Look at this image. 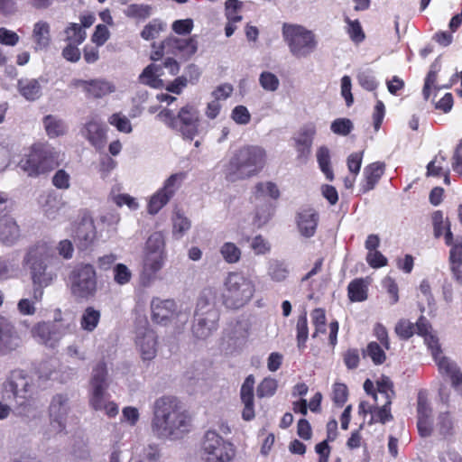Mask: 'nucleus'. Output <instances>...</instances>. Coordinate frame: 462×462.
<instances>
[{"instance_id":"69168bd1","label":"nucleus","mask_w":462,"mask_h":462,"mask_svg":"<svg viewBox=\"0 0 462 462\" xmlns=\"http://www.w3.org/2000/svg\"><path fill=\"white\" fill-rule=\"evenodd\" d=\"M242 4L237 0H227L226 2V16L231 23H238L242 20V16L238 14V10Z\"/></svg>"},{"instance_id":"e2e57ef3","label":"nucleus","mask_w":462,"mask_h":462,"mask_svg":"<svg viewBox=\"0 0 462 462\" xmlns=\"http://www.w3.org/2000/svg\"><path fill=\"white\" fill-rule=\"evenodd\" d=\"M331 131L338 135L346 136L353 129V123L347 118H337L331 123Z\"/></svg>"},{"instance_id":"4be33fe9","label":"nucleus","mask_w":462,"mask_h":462,"mask_svg":"<svg viewBox=\"0 0 462 462\" xmlns=\"http://www.w3.org/2000/svg\"><path fill=\"white\" fill-rule=\"evenodd\" d=\"M316 131V125L313 123H308L300 129L298 135L294 137L299 158L307 159L310 155Z\"/></svg>"},{"instance_id":"2f4dec72","label":"nucleus","mask_w":462,"mask_h":462,"mask_svg":"<svg viewBox=\"0 0 462 462\" xmlns=\"http://www.w3.org/2000/svg\"><path fill=\"white\" fill-rule=\"evenodd\" d=\"M42 123L47 135L51 138L63 135L68 131L65 122L56 116L48 115L44 116Z\"/></svg>"},{"instance_id":"09e8293b","label":"nucleus","mask_w":462,"mask_h":462,"mask_svg":"<svg viewBox=\"0 0 462 462\" xmlns=\"http://www.w3.org/2000/svg\"><path fill=\"white\" fill-rule=\"evenodd\" d=\"M166 29V23L160 19H152L141 32V37L145 41L157 38L161 32Z\"/></svg>"},{"instance_id":"bf43d9fd","label":"nucleus","mask_w":462,"mask_h":462,"mask_svg":"<svg viewBox=\"0 0 462 462\" xmlns=\"http://www.w3.org/2000/svg\"><path fill=\"white\" fill-rule=\"evenodd\" d=\"M108 123L122 133L129 134L133 130L130 120L121 113L113 114L108 118Z\"/></svg>"},{"instance_id":"72a5a7b5","label":"nucleus","mask_w":462,"mask_h":462,"mask_svg":"<svg viewBox=\"0 0 462 462\" xmlns=\"http://www.w3.org/2000/svg\"><path fill=\"white\" fill-rule=\"evenodd\" d=\"M435 430L443 438H448L454 434L455 431V420L449 411L439 412Z\"/></svg>"},{"instance_id":"f8f14e48","label":"nucleus","mask_w":462,"mask_h":462,"mask_svg":"<svg viewBox=\"0 0 462 462\" xmlns=\"http://www.w3.org/2000/svg\"><path fill=\"white\" fill-rule=\"evenodd\" d=\"M5 392H11L15 402L23 406L39 388L25 371L14 369L9 373L3 383Z\"/></svg>"},{"instance_id":"a211bd4d","label":"nucleus","mask_w":462,"mask_h":462,"mask_svg":"<svg viewBox=\"0 0 462 462\" xmlns=\"http://www.w3.org/2000/svg\"><path fill=\"white\" fill-rule=\"evenodd\" d=\"M166 253H144L143 268L141 275V282L143 286H149L155 274L163 267Z\"/></svg>"},{"instance_id":"864d4df0","label":"nucleus","mask_w":462,"mask_h":462,"mask_svg":"<svg viewBox=\"0 0 462 462\" xmlns=\"http://www.w3.org/2000/svg\"><path fill=\"white\" fill-rule=\"evenodd\" d=\"M377 394L383 400H387V403H392L394 396L393 382L386 376L381 377L377 381Z\"/></svg>"},{"instance_id":"9b49d317","label":"nucleus","mask_w":462,"mask_h":462,"mask_svg":"<svg viewBox=\"0 0 462 462\" xmlns=\"http://www.w3.org/2000/svg\"><path fill=\"white\" fill-rule=\"evenodd\" d=\"M57 157L52 148L33 145L25 158L18 164L20 169L30 177H36L51 171L56 165Z\"/></svg>"},{"instance_id":"f704fd0d","label":"nucleus","mask_w":462,"mask_h":462,"mask_svg":"<svg viewBox=\"0 0 462 462\" xmlns=\"http://www.w3.org/2000/svg\"><path fill=\"white\" fill-rule=\"evenodd\" d=\"M154 7L146 4H131L124 9V14L131 19L146 20L153 14Z\"/></svg>"},{"instance_id":"3c124183","label":"nucleus","mask_w":462,"mask_h":462,"mask_svg":"<svg viewBox=\"0 0 462 462\" xmlns=\"http://www.w3.org/2000/svg\"><path fill=\"white\" fill-rule=\"evenodd\" d=\"M171 198L167 195L161 189H158L151 198L148 203V212L151 215L157 214L171 199Z\"/></svg>"},{"instance_id":"c9c22d12","label":"nucleus","mask_w":462,"mask_h":462,"mask_svg":"<svg viewBox=\"0 0 462 462\" xmlns=\"http://www.w3.org/2000/svg\"><path fill=\"white\" fill-rule=\"evenodd\" d=\"M290 270L286 263L279 260H271L268 263L267 274L274 282H283L289 275Z\"/></svg>"},{"instance_id":"bb28decb","label":"nucleus","mask_w":462,"mask_h":462,"mask_svg":"<svg viewBox=\"0 0 462 462\" xmlns=\"http://www.w3.org/2000/svg\"><path fill=\"white\" fill-rule=\"evenodd\" d=\"M32 38L36 51H46L51 44V25L48 22L40 20L33 24Z\"/></svg>"},{"instance_id":"7ed1b4c3","label":"nucleus","mask_w":462,"mask_h":462,"mask_svg":"<svg viewBox=\"0 0 462 462\" xmlns=\"http://www.w3.org/2000/svg\"><path fill=\"white\" fill-rule=\"evenodd\" d=\"M266 151L259 145H244L235 151L225 167L228 181H237L257 176L265 167Z\"/></svg>"},{"instance_id":"f257e3e1","label":"nucleus","mask_w":462,"mask_h":462,"mask_svg":"<svg viewBox=\"0 0 462 462\" xmlns=\"http://www.w3.org/2000/svg\"><path fill=\"white\" fill-rule=\"evenodd\" d=\"M190 429L191 417L177 397L164 395L155 400L152 430L158 438L179 439Z\"/></svg>"},{"instance_id":"6e6552de","label":"nucleus","mask_w":462,"mask_h":462,"mask_svg":"<svg viewBox=\"0 0 462 462\" xmlns=\"http://www.w3.org/2000/svg\"><path fill=\"white\" fill-rule=\"evenodd\" d=\"M69 282L71 294L78 300H88L97 295V272L90 263L77 264L69 274Z\"/></svg>"},{"instance_id":"79ce46f5","label":"nucleus","mask_w":462,"mask_h":462,"mask_svg":"<svg viewBox=\"0 0 462 462\" xmlns=\"http://www.w3.org/2000/svg\"><path fill=\"white\" fill-rule=\"evenodd\" d=\"M33 338L46 346L53 348L51 323L42 322L37 324L32 330Z\"/></svg>"},{"instance_id":"e433bc0d","label":"nucleus","mask_w":462,"mask_h":462,"mask_svg":"<svg viewBox=\"0 0 462 462\" xmlns=\"http://www.w3.org/2000/svg\"><path fill=\"white\" fill-rule=\"evenodd\" d=\"M101 313L99 310H95L93 307H88L81 318L80 327L87 332H92L97 327L100 320Z\"/></svg>"},{"instance_id":"ddd939ff","label":"nucleus","mask_w":462,"mask_h":462,"mask_svg":"<svg viewBox=\"0 0 462 462\" xmlns=\"http://www.w3.org/2000/svg\"><path fill=\"white\" fill-rule=\"evenodd\" d=\"M208 123L199 117V110L193 106L187 105L178 113V131L186 140H193L196 136L207 134Z\"/></svg>"},{"instance_id":"49530a36","label":"nucleus","mask_w":462,"mask_h":462,"mask_svg":"<svg viewBox=\"0 0 462 462\" xmlns=\"http://www.w3.org/2000/svg\"><path fill=\"white\" fill-rule=\"evenodd\" d=\"M65 41L69 43L80 45L87 37L86 31L79 23H69L64 31Z\"/></svg>"},{"instance_id":"2eb2a0df","label":"nucleus","mask_w":462,"mask_h":462,"mask_svg":"<svg viewBox=\"0 0 462 462\" xmlns=\"http://www.w3.org/2000/svg\"><path fill=\"white\" fill-rule=\"evenodd\" d=\"M157 336L149 327H141L136 330L135 346L143 361L152 360L157 354Z\"/></svg>"},{"instance_id":"13d9d810","label":"nucleus","mask_w":462,"mask_h":462,"mask_svg":"<svg viewBox=\"0 0 462 462\" xmlns=\"http://www.w3.org/2000/svg\"><path fill=\"white\" fill-rule=\"evenodd\" d=\"M357 80L360 86L368 91H374L378 87V82L373 71L370 69L359 71L357 74Z\"/></svg>"},{"instance_id":"412c9836","label":"nucleus","mask_w":462,"mask_h":462,"mask_svg":"<svg viewBox=\"0 0 462 462\" xmlns=\"http://www.w3.org/2000/svg\"><path fill=\"white\" fill-rule=\"evenodd\" d=\"M296 220L300 234L306 238H310L316 233L319 216L314 208H305L299 211Z\"/></svg>"},{"instance_id":"338daca9","label":"nucleus","mask_w":462,"mask_h":462,"mask_svg":"<svg viewBox=\"0 0 462 462\" xmlns=\"http://www.w3.org/2000/svg\"><path fill=\"white\" fill-rule=\"evenodd\" d=\"M395 332L401 338L408 339L415 333V326L407 319H401L396 324Z\"/></svg>"},{"instance_id":"aec40b11","label":"nucleus","mask_w":462,"mask_h":462,"mask_svg":"<svg viewBox=\"0 0 462 462\" xmlns=\"http://www.w3.org/2000/svg\"><path fill=\"white\" fill-rule=\"evenodd\" d=\"M106 128L97 116H91L85 124L83 135L97 150L102 149L106 143Z\"/></svg>"},{"instance_id":"cd10ccee","label":"nucleus","mask_w":462,"mask_h":462,"mask_svg":"<svg viewBox=\"0 0 462 462\" xmlns=\"http://www.w3.org/2000/svg\"><path fill=\"white\" fill-rule=\"evenodd\" d=\"M39 203L45 217L51 220L58 217L60 211L64 205L61 198L54 192L42 194L39 199Z\"/></svg>"},{"instance_id":"680f3d73","label":"nucleus","mask_w":462,"mask_h":462,"mask_svg":"<svg viewBox=\"0 0 462 462\" xmlns=\"http://www.w3.org/2000/svg\"><path fill=\"white\" fill-rule=\"evenodd\" d=\"M278 383L273 378H264L257 387V395L260 398L273 396L277 389Z\"/></svg>"},{"instance_id":"423d86ee","label":"nucleus","mask_w":462,"mask_h":462,"mask_svg":"<svg viewBox=\"0 0 462 462\" xmlns=\"http://www.w3.org/2000/svg\"><path fill=\"white\" fill-rule=\"evenodd\" d=\"M282 34L291 54L297 59L309 57L318 48L316 33L298 23L282 24Z\"/></svg>"},{"instance_id":"58836bf2","label":"nucleus","mask_w":462,"mask_h":462,"mask_svg":"<svg viewBox=\"0 0 462 462\" xmlns=\"http://www.w3.org/2000/svg\"><path fill=\"white\" fill-rule=\"evenodd\" d=\"M18 271L17 254L0 259V279L12 278L17 274Z\"/></svg>"},{"instance_id":"473e14b6","label":"nucleus","mask_w":462,"mask_h":462,"mask_svg":"<svg viewBox=\"0 0 462 462\" xmlns=\"http://www.w3.org/2000/svg\"><path fill=\"white\" fill-rule=\"evenodd\" d=\"M449 263L452 273L457 281L462 282V241L456 240L449 252Z\"/></svg>"},{"instance_id":"ea45409f","label":"nucleus","mask_w":462,"mask_h":462,"mask_svg":"<svg viewBox=\"0 0 462 462\" xmlns=\"http://www.w3.org/2000/svg\"><path fill=\"white\" fill-rule=\"evenodd\" d=\"M172 235L176 239L181 238L185 233L189 230L191 224L180 211L174 212L172 218Z\"/></svg>"},{"instance_id":"603ef678","label":"nucleus","mask_w":462,"mask_h":462,"mask_svg":"<svg viewBox=\"0 0 462 462\" xmlns=\"http://www.w3.org/2000/svg\"><path fill=\"white\" fill-rule=\"evenodd\" d=\"M166 253L165 252V240L164 236L161 232H155L152 234L145 245L144 253Z\"/></svg>"},{"instance_id":"9d476101","label":"nucleus","mask_w":462,"mask_h":462,"mask_svg":"<svg viewBox=\"0 0 462 462\" xmlns=\"http://www.w3.org/2000/svg\"><path fill=\"white\" fill-rule=\"evenodd\" d=\"M152 319L158 324L173 322L177 328H183L190 315L188 306H178L173 300L153 298L151 301Z\"/></svg>"},{"instance_id":"a18cd8bd","label":"nucleus","mask_w":462,"mask_h":462,"mask_svg":"<svg viewBox=\"0 0 462 462\" xmlns=\"http://www.w3.org/2000/svg\"><path fill=\"white\" fill-rule=\"evenodd\" d=\"M219 253L226 263L229 264L236 263L241 259V249L232 242L224 243L219 249Z\"/></svg>"},{"instance_id":"5fc2aeb1","label":"nucleus","mask_w":462,"mask_h":462,"mask_svg":"<svg viewBox=\"0 0 462 462\" xmlns=\"http://www.w3.org/2000/svg\"><path fill=\"white\" fill-rule=\"evenodd\" d=\"M259 84L265 91L274 92L280 87V80L275 74L263 71L259 76Z\"/></svg>"},{"instance_id":"052dcab7","label":"nucleus","mask_w":462,"mask_h":462,"mask_svg":"<svg viewBox=\"0 0 462 462\" xmlns=\"http://www.w3.org/2000/svg\"><path fill=\"white\" fill-rule=\"evenodd\" d=\"M164 44H168L169 47L177 49L179 51L189 50L190 52L194 53L197 50L194 42L191 39H179L176 37H169L164 40Z\"/></svg>"},{"instance_id":"a878e982","label":"nucleus","mask_w":462,"mask_h":462,"mask_svg":"<svg viewBox=\"0 0 462 462\" xmlns=\"http://www.w3.org/2000/svg\"><path fill=\"white\" fill-rule=\"evenodd\" d=\"M217 298V290L213 287H208L201 291L195 310L196 315H208L210 312H219L216 308V302Z\"/></svg>"},{"instance_id":"39448f33","label":"nucleus","mask_w":462,"mask_h":462,"mask_svg":"<svg viewBox=\"0 0 462 462\" xmlns=\"http://www.w3.org/2000/svg\"><path fill=\"white\" fill-rule=\"evenodd\" d=\"M223 301L226 308L237 310L253 299L256 286L250 276L241 272H230L224 280Z\"/></svg>"},{"instance_id":"c85d7f7f","label":"nucleus","mask_w":462,"mask_h":462,"mask_svg":"<svg viewBox=\"0 0 462 462\" xmlns=\"http://www.w3.org/2000/svg\"><path fill=\"white\" fill-rule=\"evenodd\" d=\"M20 237V228L11 218H5L0 225V240L5 245H14Z\"/></svg>"},{"instance_id":"6e6d98bb","label":"nucleus","mask_w":462,"mask_h":462,"mask_svg":"<svg viewBox=\"0 0 462 462\" xmlns=\"http://www.w3.org/2000/svg\"><path fill=\"white\" fill-rule=\"evenodd\" d=\"M114 281L118 285H125L131 282L132 272L124 263H116L113 268Z\"/></svg>"},{"instance_id":"20e7f679","label":"nucleus","mask_w":462,"mask_h":462,"mask_svg":"<svg viewBox=\"0 0 462 462\" xmlns=\"http://www.w3.org/2000/svg\"><path fill=\"white\" fill-rule=\"evenodd\" d=\"M108 372L105 362H98L91 372L88 389V402L95 411H104L109 417L118 413V406L108 401Z\"/></svg>"},{"instance_id":"6ab92c4d","label":"nucleus","mask_w":462,"mask_h":462,"mask_svg":"<svg viewBox=\"0 0 462 462\" xmlns=\"http://www.w3.org/2000/svg\"><path fill=\"white\" fill-rule=\"evenodd\" d=\"M20 344L21 338L14 326L8 319L0 316V353L13 351Z\"/></svg>"},{"instance_id":"774afa93","label":"nucleus","mask_w":462,"mask_h":462,"mask_svg":"<svg viewBox=\"0 0 462 462\" xmlns=\"http://www.w3.org/2000/svg\"><path fill=\"white\" fill-rule=\"evenodd\" d=\"M160 458V452L157 446L149 445L143 448L137 462H157Z\"/></svg>"},{"instance_id":"f03ea898","label":"nucleus","mask_w":462,"mask_h":462,"mask_svg":"<svg viewBox=\"0 0 462 462\" xmlns=\"http://www.w3.org/2000/svg\"><path fill=\"white\" fill-rule=\"evenodd\" d=\"M28 268L32 284L50 286L58 275L61 262L52 248L46 243H38L28 248L23 260Z\"/></svg>"},{"instance_id":"4c0bfd02","label":"nucleus","mask_w":462,"mask_h":462,"mask_svg":"<svg viewBox=\"0 0 462 462\" xmlns=\"http://www.w3.org/2000/svg\"><path fill=\"white\" fill-rule=\"evenodd\" d=\"M347 292L351 301H364L367 298V286L363 279H355L348 284Z\"/></svg>"},{"instance_id":"8fccbe9b","label":"nucleus","mask_w":462,"mask_h":462,"mask_svg":"<svg viewBox=\"0 0 462 462\" xmlns=\"http://www.w3.org/2000/svg\"><path fill=\"white\" fill-rule=\"evenodd\" d=\"M428 175L441 176L442 173H448V163L446 157L439 152L427 166Z\"/></svg>"},{"instance_id":"f3484780","label":"nucleus","mask_w":462,"mask_h":462,"mask_svg":"<svg viewBox=\"0 0 462 462\" xmlns=\"http://www.w3.org/2000/svg\"><path fill=\"white\" fill-rule=\"evenodd\" d=\"M219 312H210L208 315L194 314L192 334L197 339L205 340L209 337L218 328Z\"/></svg>"},{"instance_id":"4d7b16f0","label":"nucleus","mask_w":462,"mask_h":462,"mask_svg":"<svg viewBox=\"0 0 462 462\" xmlns=\"http://www.w3.org/2000/svg\"><path fill=\"white\" fill-rule=\"evenodd\" d=\"M296 329L298 347L303 349L306 347V341L309 337L308 321L305 314L299 317Z\"/></svg>"},{"instance_id":"dca6fc26","label":"nucleus","mask_w":462,"mask_h":462,"mask_svg":"<svg viewBox=\"0 0 462 462\" xmlns=\"http://www.w3.org/2000/svg\"><path fill=\"white\" fill-rule=\"evenodd\" d=\"M97 238V229L93 218L85 215L77 225L74 240L79 250L84 251L93 245Z\"/></svg>"},{"instance_id":"393cba45","label":"nucleus","mask_w":462,"mask_h":462,"mask_svg":"<svg viewBox=\"0 0 462 462\" xmlns=\"http://www.w3.org/2000/svg\"><path fill=\"white\" fill-rule=\"evenodd\" d=\"M439 369L449 377L451 387L462 396V370L457 364L449 358H441L439 361Z\"/></svg>"},{"instance_id":"1a4fd4ad","label":"nucleus","mask_w":462,"mask_h":462,"mask_svg":"<svg viewBox=\"0 0 462 462\" xmlns=\"http://www.w3.org/2000/svg\"><path fill=\"white\" fill-rule=\"evenodd\" d=\"M70 411L71 403L68 393H56L51 397L48 408L50 424L42 431L43 440L48 441L67 433V420Z\"/></svg>"},{"instance_id":"7c9ffc66","label":"nucleus","mask_w":462,"mask_h":462,"mask_svg":"<svg viewBox=\"0 0 462 462\" xmlns=\"http://www.w3.org/2000/svg\"><path fill=\"white\" fill-rule=\"evenodd\" d=\"M19 93L29 101L38 99L42 95V85L36 79H21L17 83Z\"/></svg>"},{"instance_id":"c756f323","label":"nucleus","mask_w":462,"mask_h":462,"mask_svg":"<svg viewBox=\"0 0 462 462\" xmlns=\"http://www.w3.org/2000/svg\"><path fill=\"white\" fill-rule=\"evenodd\" d=\"M162 75L164 72L161 64H150L141 73L139 79L143 84L159 88L163 86V82L160 79Z\"/></svg>"},{"instance_id":"b1692460","label":"nucleus","mask_w":462,"mask_h":462,"mask_svg":"<svg viewBox=\"0 0 462 462\" xmlns=\"http://www.w3.org/2000/svg\"><path fill=\"white\" fill-rule=\"evenodd\" d=\"M385 164L375 162L365 167L363 175L364 180L360 184V192L367 193L374 189L381 177L383 175Z\"/></svg>"},{"instance_id":"de8ad7c7","label":"nucleus","mask_w":462,"mask_h":462,"mask_svg":"<svg viewBox=\"0 0 462 462\" xmlns=\"http://www.w3.org/2000/svg\"><path fill=\"white\" fill-rule=\"evenodd\" d=\"M186 177V172L173 173L164 180L163 186L161 189L172 198L185 180Z\"/></svg>"},{"instance_id":"37998d69","label":"nucleus","mask_w":462,"mask_h":462,"mask_svg":"<svg viewBox=\"0 0 462 462\" xmlns=\"http://www.w3.org/2000/svg\"><path fill=\"white\" fill-rule=\"evenodd\" d=\"M317 161L320 171L325 174L327 180L332 181L334 173L330 166V153L326 146H321L317 151Z\"/></svg>"},{"instance_id":"c03bdc74","label":"nucleus","mask_w":462,"mask_h":462,"mask_svg":"<svg viewBox=\"0 0 462 462\" xmlns=\"http://www.w3.org/2000/svg\"><path fill=\"white\" fill-rule=\"evenodd\" d=\"M254 196L257 199L270 197L273 199H277L280 197V190L274 182L261 181L254 186Z\"/></svg>"},{"instance_id":"0eeeda50","label":"nucleus","mask_w":462,"mask_h":462,"mask_svg":"<svg viewBox=\"0 0 462 462\" xmlns=\"http://www.w3.org/2000/svg\"><path fill=\"white\" fill-rule=\"evenodd\" d=\"M199 452L204 462H234L236 455L234 444L211 430L205 432Z\"/></svg>"},{"instance_id":"0e129e2a","label":"nucleus","mask_w":462,"mask_h":462,"mask_svg":"<svg viewBox=\"0 0 462 462\" xmlns=\"http://www.w3.org/2000/svg\"><path fill=\"white\" fill-rule=\"evenodd\" d=\"M365 355L368 356L375 365H381L385 360V353L376 342L368 344L365 349Z\"/></svg>"},{"instance_id":"5701e85b","label":"nucleus","mask_w":462,"mask_h":462,"mask_svg":"<svg viewBox=\"0 0 462 462\" xmlns=\"http://www.w3.org/2000/svg\"><path fill=\"white\" fill-rule=\"evenodd\" d=\"M254 378L252 374H250L245 378L240 390L241 401L244 403L242 418L247 421L254 418Z\"/></svg>"},{"instance_id":"a19ab883","label":"nucleus","mask_w":462,"mask_h":462,"mask_svg":"<svg viewBox=\"0 0 462 462\" xmlns=\"http://www.w3.org/2000/svg\"><path fill=\"white\" fill-rule=\"evenodd\" d=\"M344 21L346 24V32L348 34L350 40L355 44L363 42L365 39V34L360 22L357 19L351 20L348 16H346Z\"/></svg>"},{"instance_id":"4468645a","label":"nucleus","mask_w":462,"mask_h":462,"mask_svg":"<svg viewBox=\"0 0 462 462\" xmlns=\"http://www.w3.org/2000/svg\"><path fill=\"white\" fill-rule=\"evenodd\" d=\"M72 85L81 88L88 98L100 99L116 90V85L106 79L97 78L89 80L74 79Z\"/></svg>"}]
</instances>
